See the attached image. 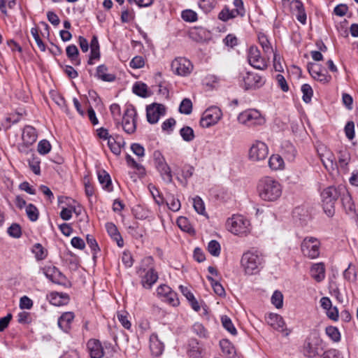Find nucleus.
<instances>
[{
	"label": "nucleus",
	"instance_id": "obj_1",
	"mask_svg": "<svg viewBox=\"0 0 358 358\" xmlns=\"http://www.w3.org/2000/svg\"><path fill=\"white\" fill-rule=\"evenodd\" d=\"M257 192L262 200L273 202L277 201L281 196L282 187L278 180L271 177L266 176L259 180Z\"/></svg>",
	"mask_w": 358,
	"mask_h": 358
},
{
	"label": "nucleus",
	"instance_id": "obj_2",
	"mask_svg": "<svg viewBox=\"0 0 358 358\" xmlns=\"http://www.w3.org/2000/svg\"><path fill=\"white\" fill-rule=\"evenodd\" d=\"M265 260L264 255L256 250L244 252L241 259V266L245 274L255 275L264 267Z\"/></svg>",
	"mask_w": 358,
	"mask_h": 358
},
{
	"label": "nucleus",
	"instance_id": "obj_3",
	"mask_svg": "<svg viewBox=\"0 0 358 358\" xmlns=\"http://www.w3.org/2000/svg\"><path fill=\"white\" fill-rule=\"evenodd\" d=\"M136 272L145 289H150L158 279V274L154 268V259L151 256L145 257L142 259Z\"/></svg>",
	"mask_w": 358,
	"mask_h": 358
},
{
	"label": "nucleus",
	"instance_id": "obj_4",
	"mask_svg": "<svg viewBox=\"0 0 358 358\" xmlns=\"http://www.w3.org/2000/svg\"><path fill=\"white\" fill-rule=\"evenodd\" d=\"M326 343L317 332L310 333L305 339L301 352L306 358H316L325 350Z\"/></svg>",
	"mask_w": 358,
	"mask_h": 358
},
{
	"label": "nucleus",
	"instance_id": "obj_5",
	"mask_svg": "<svg viewBox=\"0 0 358 358\" xmlns=\"http://www.w3.org/2000/svg\"><path fill=\"white\" fill-rule=\"evenodd\" d=\"M341 194V187L329 186L321 193L322 207L324 213L332 217L335 213V203Z\"/></svg>",
	"mask_w": 358,
	"mask_h": 358
},
{
	"label": "nucleus",
	"instance_id": "obj_6",
	"mask_svg": "<svg viewBox=\"0 0 358 358\" xmlns=\"http://www.w3.org/2000/svg\"><path fill=\"white\" fill-rule=\"evenodd\" d=\"M238 120L240 123L249 127L261 126L266 122L264 117L256 109H248L241 113Z\"/></svg>",
	"mask_w": 358,
	"mask_h": 358
},
{
	"label": "nucleus",
	"instance_id": "obj_7",
	"mask_svg": "<svg viewBox=\"0 0 358 358\" xmlns=\"http://www.w3.org/2000/svg\"><path fill=\"white\" fill-rule=\"evenodd\" d=\"M136 117L137 113L135 107L131 104L127 105L122 121H120V125L127 134H131L136 131Z\"/></svg>",
	"mask_w": 358,
	"mask_h": 358
},
{
	"label": "nucleus",
	"instance_id": "obj_8",
	"mask_svg": "<svg viewBox=\"0 0 358 358\" xmlns=\"http://www.w3.org/2000/svg\"><path fill=\"white\" fill-rule=\"evenodd\" d=\"M301 252L305 257L315 259L320 255V242L314 237H306L301 245Z\"/></svg>",
	"mask_w": 358,
	"mask_h": 358
},
{
	"label": "nucleus",
	"instance_id": "obj_9",
	"mask_svg": "<svg viewBox=\"0 0 358 358\" xmlns=\"http://www.w3.org/2000/svg\"><path fill=\"white\" fill-rule=\"evenodd\" d=\"M229 230L236 235L246 234L249 231V221L241 215L233 216L227 220Z\"/></svg>",
	"mask_w": 358,
	"mask_h": 358
},
{
	"label": "nucleus",
	"instance_id": "obj_10",
	"mask_svg": "<svg viewBox=\"0 0 358 358\" xmlns=\"http://www.w3.org/2000/svg\"><path fill=\"white\" fill-rule=\"evenodd\" d=\"M268 155L267 145L260 141H256L249 150V159L254 162L264 161Z\"/></svg>",
	"mask_w": 358,
	"mask_h": 358
},
{
	"label": "nucleus",
	"instance_id": "obj_11",
	"mask_svg": "<svg viewBox=\"0 0 358 358\" xmlns=\"http://www.w3.org/2000/svg\"><path fill=\"white\" fill-rule=\"evenodd\" d=\"M222 116V113L218 107H210L203 113L200 125L203 128H208L217 123Z\"/></svg>",
	"mask_w": 358,
	"mask_h": 358
},
{
	"label": "nucleus",
	"instance_id": "obj_12",
	"mask_svg": "<svg viewBox=\"0 0 358 358\" xmlns=\"http://www.w3.org/2000/svg\"><path fill=\"white\" fill-rule=\"evenodd\" d=\"M37 136L36 129L34 127L25 126L22 134V143L18 147L19 151L26 152L27 149L36 141Z\"/></svg>",
	"mask_w": 358,
	"mask_h": 358
},
{
	"label": "nucleus",
	"instance_id": "obj_13",
	"mask_svg": "<svg viewBox=\"0 0 358 358\" xmlns=\"http://www.w3.org/2000/svg\"><path fill=\"white\" fill-rule=\"evenodd\" d=\"M193 69L191 62L185 57L176 58L171 62V70L178 76H186L189 75Z\"/></svg>",
	"mask_w": 358,
	"mask_h": 358
},
{
	"label": "nucleus",
	"instance_id": "obj_14",
	"mask_svg": "<svg viewBox=\"0 0 358 358\" xmlns=\"http://www.w3.org/2000/svg\"><path fill=\"white\" fill-rule=\"evenodd\" d=\"M248 59L249 64L255 69L264 70L267 67V63L261 55L259 50L256 46H251L248 50Z\"/></svg>",
	"mask_w": 358,
	"mask_h": 358
},
{
	"label": "nucleus",
	"instance_id": "obj_15",
	"mask_svg": "<svg viewBox=\"0 0 358 358\" xmlns=\"http://www.w3.org/2000/svg\"><path fill=\"white\" fill-rule=\"evenodd\" d=\"M266 323L274 329L280 331L284 336H288L292 330L285 327V322L282 316L275 313H270L266 317Z\"/></svg>",
	"mask_w": 358,
	"mask_h": 358
},
{
	"label": "nucleus",
	"instance_id": "obj_16",
	"mask_svg": "<svg viewBox=\"0 0 358 358\" xmlns=\"http://www.w3.org/2000/svg\"><path fill=\"white\" fill-rule=\"evenodd\" d=\"M165 107L162 104L152 103L146 108V116L148 122L150 124H155L161 116L165 114Z\"/></svg>",
	"mask_w": 358,
	"mask_h": 358
},
{
	"label": "nucleus",
	"instance_id": "obj_17",
	"mask_svg": "<svg viewBox=\"0 0 358 358\" xmlns=\"http://www.w3.org/2000/svg\"><path fill=\"white\" fill-rule=\"evenodd\" d=\"M307 69L312 78L316 80L327 83L331 78V76L327 75V71L317 64L308 63Z\"/></svg>",
	"mask_w": 358,
	"mask_h": 358
},
{
	"label": "nucleus",
	"instance_id": "obj_18",
	"mask_svg": "<svg viewBox=\"0 0 358 358\" xmlns=\"http://www.w3.org/2000/svg\"><path fill=\"white\" fill-rule=\"evenodd\" d=\"M244 87L245 90L258 88L263 85L264 81L262 77L257 73L248 72L243 77Z\"/></svg>",
	"mask_w": 358,
	"mask_h": 358
},
{
	"label": "nucleus",
	"instance_id": "obj_19",
	"mask_svg": "<svg viewBox=\"0 0 358 358\" xmlns=\"http://www.w3.org/2000/svg\"><path fill=\"white\" fill-rule=\"evenodd\" d=\"M341 201L346 213H355V206L352 196L345 187H341Z\"/></svg>",
	"mask_w": 358,
	"mask_h": 358
},
{
	"label": "nucleus",
	"instance_id": "obj_20",
	"mask_svg": "<svg viewBox=\"0 0 358 358\" xmlns=\"http://www.w3.org/2000/svg\"><path fill=\"white\" fill-rule=\"evenodd\" d=\"M45 275L52 282L61 284L66 280V277L55 266H48L44 268Z\"/></svg>",
	"mask_w": 358,
	"mask_h": 358
},
{
	"label": "nucleus",
	"instance_id": "obj_21",
	"mask_svg": "<svg viewBox=\"0 0 358 358\" xmlns=\"http://www.w3.org/2000/svg\"><path fill=\"white\" fill-rule=\"evenodd\" d=\"M87 345L92 358H101L103 356V350L99 341L90 339Z\"/></svg>",
	"mask_w": 358,
	"mask_h": 358
},
{
	"label": "nucleus",
	"instance_id": "obj_22",
	"mask_svg": "<svg viewBox=\"0 0 358 358\" xmlns=\"http://www.w3.org/2000/svg\"><path fill=\"white\" fill-rule=\"evenodd\" d=\"M150 349L152 355L155 357L161 355L164 350V345L158 339L157 334H153L150 337Z\"/></svg>",
	"mask_w": 358,
	"mask_h": 358
},
{
	"label": "nucleus",
	"instance_id": "obj_23",
	"mask_svg": "<svg viewBox=\"0 0 358 358\" xmlns=\"http://www.w3.org/2000/svg\"><path fill=\"white\" fill-rule=\"evenodd\" d=\"M106 228L108 235L117 243V245L120 248L123 247L124 241L117 227L112 222H108L106 224Z\"/></svg>",
	"mask_w": 358,
	"mask_h": 358
},
{
	"label": "nucleus",
	"instance_id": "obj_24",
	"mask_svg": "<svg viewBox=\"0 0 358 358\" xmlns=\"http://www.w3.org/2000/svg\"><path fill=\"white\" fill-rule=\"evenodd\" d=\"M310 275L317 282H322L325 278V266L323 263L315 264L310 268Z\"/></svg>",
	"mask_w": 358,
	"mask_h": 358
},
{
	"label": "nucleus",
	"instance_id": "obj_25",
	"mask_svg": "<svg viewBox=\"0 0 358 358\" xmlns=\"http://www.w3.org/2000/svg\"><path fill=\"white\" fill-rule=\"evenodd\" d=\"M220 345L222 353L227 358H238L234 346L228 340L220 341Z\"/></svg>",
	"mask_w": 358,
	"mask_h": 358
},
{
	"label": "nucleus",
	"instance_id": "obj_26",
	"mask_svg": "<svg viewBox=\"0 0 358 358\" xmlns=\"http://www.w3.org/2000/svg\"><path fill=\"white\" fill-rule=\"evenodd\" d=\"M320 159L326 169L329 171L334 170L337 166L334 154L329 150H327L324 153L320 155Z\"/></svg>",
	"mask_w": 358,
	"mask_h": 358
},
{
	"label": "nucleus",
	"instance_id": "obj_27",
	"mask_svg": "<svg viewBox=\"0 0 358 358\" xmlns=\"http://www.w3.org/2000/svg\"><path fill=\"white\" fill-rule=\"evenodd\" d=\"M73 319L74 314L72 312H66L59 318L58 325L64 331L67 332L70 329Z\"/></svg>",
	"mask_w": 358,
	"mask_h": 358
},
{
	"label": "nucleus",
	"instance_id": "obj_28",
	"mask_svg": "<svg viewBox=\"0 0 358 358\" xmlns=\"http://www.w3.org/2000/svg\"><path fill=\"white\" fill-rule=\"evenodd\" d=\"M98 180L101 185L103 189L108 192L113 190L112 182L110 175L103 169L99 170L97 172Z\"/></svg>",
	"mask_w": 358,
	"mask_h": 358
},
{
	"label": "nucleus",
	"instance_id": "obj_29",
	"mask_svg": "<svg viewBox=\"0 0 358 358\" xmlns=\"http://www.w3.org/2000/svg\"><path fill=\"white\" fill-rule=\"evenodd\" d=\"M96 76L104 82H113L116 78L115 74L108 73V68L104 64L96 68Z\"/></svg>",
	"mask_w": 358,
	"mask_h": 358
},
{
	"label": "nucleus",
	"instance_id": "obj_30",
	"mask_svg": "<svg viewBox=\"0 0 358 358\" xmlns=\"http://www.w3.org/2000/svg\"><path fill=\"white\" fill-rule=\"evenodd\" d=\"M282 153L288 160H293L296 156V150L291 143L285 141L282 145Z\"/></svg>",
	"mask_w": 358,
	"mask_h": 358
},
{
	"label": "nucleus",
	"instance_id": "obj_31",
	"mask_svg": "<svg viewBox=\"0 0 358 358\" xmlns=\"http://www.w3.org/2000/svg\"><path fill=\"white\" fill-rule=\"evenodd\" d=\"M157 171L159 172L160 176L162 178V180L166 183H171L173 181V176L171 173V170L170 166L167 164V163L164 164L162 166L157 169Z\"/></svg>",
	"mask_w": 358,
	"mask_h": 358
},
{
	"label": "nucleus",
	"instance_id": "obj_32",
	"mask_svg": "<svg viewBox=\"0 0 358 358\" xmlns=\"http://www.w3.org/2000/svg\"><path fill=\"white\" fill-rule=\"evenodd\" d=\"M268 165L272 170L282 169L284 167L283 159L279 155H273L269 158Z\"/></svg>",
	"mask_w": 358,
	"mask_h": 358
},
{
	"label": "nucleus",
	"instance_id": "obj_33",
	"mask_svg": "<svg viewBox=\"0 0 358 358\" xmlns=\"http://www.w3.org/2000/svg\"><path fill=\"white\" fill-rule=\"evenodd\" d=\"M258 40L264 52V54L268 57L271 53H273V50L270 44V42L264 34L260 33L258 35Z\"/></svg>",
	"mask_w": 358,
	"mask_h": 358
},
{
	"label": "nucleus",
	"instance_id": "obj_34",
	"mask_svg": "<svg viewBox=\"0 0 358 358\" xmlns=\"http://www.w3.org/2000/svg\"><path fill=\"white\" fill-rule=\"evenodd\" d=\"M118 136L115 138L113 136L111 138H109L108 141V145L111 150V152L115 155H119L121 153L122 147L124 146V142L117 141Z\"/></svg>",
	"mask_w": 358,
	"mask_h": 358
},
{
	"label": "nucleus",
	"instance_id": "obj_35",
	"mask_svg": "<svg viewBox=\"0 0 358 358\" xmlns=\"http://www.w3.org/2000/svg\"><path fill=\"white\" fill-rule=\"evenodd\" d=\"M110 111L117 128L120 126L121 109L117 103H113L110 106Z\"/></svg>",
	"mask_w": 358,
	"mask_h": 358
},
{
	"label": "nucleus",
	"instance_id": "obj_36",
	"mask_svg": "<svg viewBox=\"0 0 358 358\" xmlns=\"http://www.w3.org/2000/svg\"><path fill=\"white\" fill-rule=\"evenodd\" d=\"M133 92L141 96V97H147L148 94V87L143 83L136 82L132 88Z\"/></svg>",
	"mask_w": 358,
	"mask_h": 358
},
{
	"label": "nucleus",
	"instance_id": "obj_37",
	"mask_svg": "<svg viewBox=\"0 0 358 358\" xmlns=\"http://www.w3.org/2000/svg\"><path fill=\"white\" fill-rule=\"evenodd\" d=\"M180 135L186 142H191L195 138L194 130L192 127L185 126L180 130Z\"/></svg>",
	"mask_w": 358,
	"mask_h": 358
},
{
	"label": "nucleus",
	"instance_id": "obj_38",
	"mask_svg": "<svg viewBox=\"0 0 358 358\" xmlns=\"http://www.w3.org/2000/svg\"><path fill=\"white\" fill-rule=\"evenodd\" d=\"M50 296V303L55 306H62L69 299L68 295L66 294H63L56 292L51 294Z\"/></svg>",
	"mask_w": 358,
	"mask_h": 358
},
{
	"label": "nucleus",
	"instance_id": "obj_39",
	"mask_svg": "<svg viewBox=\"0 0 358 358\" xmlns=\"http://www.w3.org/2000/svg\"><path fill=\"white\" fill-rule=\"evenodd\" d=\"M221 322L223 327L231 334L234 336L237 334L236 329L235 328L231 320L228 316L222 315L221 317Z\"/></svg>",
	"mask_w": 358,
	"mask_h": 358
},
{
	"label": "nucleus",
	"instance_id": "obj_40",
	"mask_svg": "<svg viewBox=\"0 0 358 358\" xmlns=\"http://www.w3.org/2000/svg\"><path fill=\"white\" fill-rule=\"evenodd\" d=\"M207 279L210 282L213 291L216 294L220 296H224L226 293L223 286L217 280L213 279L211 276H207Z\"/></svg>",
	"mask_w": 358,
	"mask_h": 358
},
{
	"label": "nucleus",
	"instance_id": "obj_41",
	"mask_svg": "<svg viewBox=\"0 0 358 358\" xmlns=\"http://www.w3.org/2000/svg\"><path fill=\"white\" fill-rule=\"evenodd\" d=\"M26 213L31 222H36L38 219L39 212L37 208L32 203H29L26 206Z\"/></svg>",
	"mask_w": 358,
	"mask_h": 358
},
{
	"label": "nucleus",
	"instance_id": "obj_42",
	"mask_svg": "<svg viewBox=\"0 0 358 358\" xmlns=\"http://www.w3.org/2000/svg\"><path fill=\"white\" fill-rule=\"evenodd\" d=\"M343 277L350 282H354L357 278L356 268L352 264H349L348 267L343 272Z\"/></svg>",
	"mask_w": 358,
	"mask_h": 358
},
{
	"label": "nucleus",
	"instance_id": "obj_43",
	"mask_svg": "<svg viewBox=\"0 0 358 358\" xmlns=\"http://www.w3.org/2000/svg\"><path fill=\"white\" fill-rule=\"evenodd\" d=\"M301 92L303 93V101L306 103H310L313 95V90L311 86L308 84H303L301 86Z\"/></svg>",
	"mask_w": 358,
	"mask_h": 358
},
{
	"label": "nucleus",
	"instance_id": "obj_44",
	"mask_svg": "<svg viewBox=\"0 0 358 358\" xmlns=\"http://www.w3.org/2000/svg\"><path fill=\"white\" fill-rule=\"evenodd\" d=\"M326 334L334 342H338L341 340V334L338 329L333 326L327 327L325 329Z\"/></svg>",
	"mask_w": 358,
	"mask_h": 358
},
{
	"label": "nucleus",
	"instance_id": "obj_45",
	"mask_svg": "<svg viewBox=\"0 0 358 358\" xmlns=\"http://www.w3.org/2000/svg\"><path fill=\"white\" fill-rule=\"evenodd\" d=\"M207 249L208 252L214 257H218L220 255V244L215 240H212L208 243Z\"/></svg>",
	"mask_w": 358,
	"mask_h": 358
},
{
	"label": "nucleus",
	"instance_id": "obj_46",
	"mask_svg": "<svg viewBox=\"0 0 358 358\" xmlns=\"http://www.w3.org/2000/svg\"><path fill=\"white\" fill-rule=\"evenodd\" d=\"M350 161V155L346 152H340V156L338 159V166L343 171H348V165Z\"/></svg>",
	"mask_w": 358,
	"mask_h": 358
},
{
	"label": "nucleus",
	"instance_id": "obj_47",
	"mask_svg": "<svg viewBox=\"0 0 358 358\" xmlns=\"http://www.w3.org/2000/svg\"><path fill=\"white\" fill-rule=\"evenodd\" d=\"M192 111V103L189 99H184L180 104L179 112L182 114L189 115Z\"/></svg>",
	"mask_w": 358,
	"mask_h": 358
},
{
	"label": "nucleus",
	"instance_id": "obj_48",
	"mask_svg": "<svg viewBox=\"0 0 358 358\" xmlns=\"http://www.w3.org/2000/svg\"><path fill=\"white\" fill-rule=\"evenodd\" d=\"M7 232L10 236L18 238L22 235V229L20 224L13 223L8 228Z\"/></svg>",
	"mask_w": 358,
	"mask_h": 358
},
{
	"label": "nucleus",
	"instance_id": "obj_49",
	"mask_svg": "<svg viewBox=\"0 0 358 358\" xmlns=\"http://www.w3.org/2000/svg\"><path fill=\"white\" fill-rule=\"evenodd\" d=\"M271 303L275 308H280L283 305V295L280 291H275L271 296Z\"/></svg>",
	"mask_w": 358,
	"mask_h": 358
},
{
	"label": "nucleus",
	"instance_id": "obj_50",
	"mask_svg": "<svg viewBox=\"0 0 358 358\" xmlns=\"http://www.w3.org/2000/svg\"><path fill=\"white\" fill-rule=\"evenodd\" d=\"M51 150V145L50 142L45 139L41 140L38 143L37 146V151L41 155H46L48 154Z\"/></svg>",
	"mask_w": 358,
	"mask_h": 358
},
{
	"label": "nucleus",
	"instance_id": "obj_51",
	"mask_svg": "<svg viewBox=\"0 0 358 358\" xmlns=\"http://www.w3.org/2000/svg\"><path fill=\"white\" fill-rule=\"evenodd\" d=\"M181 17L183 20L189 22H194L197 20L196 13L190 9L183 10L181 13Z\"/></svg>",
	"mask_w": 358,
	"mask_h": 358
},
{
	"label": "nucleus",
	"instance_id": "obj_52",
	"mask_svg": "<svg viewBox=\"0 0 358 358\" xmlns=\"http://www.w3.org/2000/svg\"><path fill=\"white\" fill-rule=\"evenodd\" d=\"M31 34L32 36L34 37L38 48L44 52L45 50V45L43 43L42 39L41 38L39 34H38V30L36 27H33L31 29Z\"/></svg>",
	"mask_w": 358,
	"mask_h": 358
},
{
	"label": "nucleus",
	"instance_id": "obj_53",
	"mask_svg": "<svg viewBox=\"0 0 358 358\" xmlns=\"http://www.w3.org/2000/svg\"><path fill=\"white\" fill-rule=\"evenodd\" d=\"M192 331L201 338H206L208 336L207 330L201 323L196 322L192 326Z\"/></svg>",
	"mask_w": 358,
	"mask_h": 358
},
{
	"label": "nucleus",
	"instance_id": "obj_54",
	"mask_svg": "<svg viewBox=\"0 0 358 358\" xmlns=\"http://www.w3.org/2000/svg\"><path fill=\"white\" fill-rule=\"evenodd\" d=\"M193 206L194 210L201 215L205 213V206L203 200L199 196L193 199Z\"/></svg>",
	"mask_w": 358,
	"mask_h": 358
},
{
	"label": "nucleus",
	"instance_id": "obj_55",
	"mask_svg": "<svg viewBox=\"0 0 358 358\" xmlns=\"http://www.w3.org/2000/svg\"><path fill=\"white\" fill-rule=\"evenodd\" d=\"M296 8L298 10L296 19L303 24L306 23V14L303 7V4L300 1L296 3Z\"/></svg>",
	"mask_w": 358,
	"mask_h": 358
},
{
	"label": "nucleus",
	"instance_id": "obj_56",
	"mask_svg": "<svg viewBox=\"0 0 358 358\" xmlns=\"http://www.w3.org/2000/svg\"><path fill=\"white\" fill-rule=\"evenodd\" d=\"M166 203L169 208L172 211L176 212L180 208V202L178 199L174 196H171L166 201Z\"/></svg>",
	"mask_w": 358,
	"mask_h": 358
},
{
	"label": "nucleus",
	"instance_id": "obj_57",
	"mask_svg": "<svg viewBox=\"0 0 358 358\" xmlns=\"http://www.w3.org/2000/svg\"><path fill=\"white\" fill-rule=\"evenodd\" d=\"M66 52L67 57L71 60L74 61L78 59L79 54L78 49L75 45H70L66 47Z\"/></svg>",
	"mask_w": 358,
	"mask_h": 358
},
{
	"label": "nucleus",
	"instance_id": "obj_58",
	"mask_svg": "<svg viewBox=\"0 0 358 358\" xmlns=\"http://www.w3.org/2000/svg\"><path fill=\"white\" fill-rule=\"evenodd\" d=\"M149 189L155 202L159 206L162 205L164 203V200L163 196L159 193V190L155 186L150 187V185L149 186Z\"/></svg>",
	"mask_w": 358,
	"mask_h": 358
},
{
	"label": "nucleus",
	"instance_id": "obj_59",
	"mask_svg": "<svg viewBox=\"0 0 358 358\" xmlns=\"http://www.w3.org/2000/svg\"><path fill=\"white\" fill-rule=\"evenodd\" d=\"M33 252L35 254L37 259H43L46 257L44 248L40 243H36L33 248Z\"/></svg>",
	"mask_w": 358,
	"mask_h": 358
},
{
	"label": "nucleus",
	"instance_id": "obj_60",
	"mask_svg": "<svg viewBox=\"0 0 358 358\" xmlns=\"http://www.w3.org/2000/svg\"><path fill=\"white\" fill-rule=\"evenodd\" d=\"M199 6L205 13H208L214 8L215 1L214 0H199Z\"/></svg>",
	"mask_w": 358,
	"mask_h": 358
},
{
	"label": "nucleus",
	"instance_id": "obj_61",
	"mask_svg": "<svg viewBox=\"0 0 358 358\" xmlns=\"http://www.w3.org/2000/svg\"><path fill=\"white\" fill-rule=\"evenodd\" d=\"M178 226L184 231L190 233L193 229L189 224L187 219L185 217H180L177 220Z\"/></svg>",
	"mask_w": 358,
	"mask_h": 358
},
{
	"label": "nucleus",
	"instance_id": "obj_62",
	"mask_svg": "<svg viewBox=\"0 0 358 358\" xmlns=\"http://www.w3.org/2000/svg\"><path fill=\"white\" fill-rule=\"evenodd\" d=\"M153 159L156 169L162 166V165H164V164L166 163L164 157L159 150H155L153 152Z\"/></svg>",
	"mask_w": 358,
	"mask_h": 358
},
{
	"label": "nucleus",
	"instance_id": "obj_63",
	"mask_svg": "<svg viewBox=\"0 0 358 358\" xmlns=\"http://www.w3.org/2000/svg\"><path fill=\"white\" fill-rule=\"evenodd\" d=\"M320 357L321 358H341V355L338 350L331 348L324 350Z\"/></svg>",
	"mask_w": 358,
	"mask_h": 358
},
{
	"label": "nucleus",
	"instance_id": "obj_64",
	"mask_svg": "<svg viewBox=\"0 0 358 358\" xmlns=\"http://www.w3.org/2000/svg\"><path fill=\"white\" fill-rule=\"evenodd\" d=\"M345 133L349 140H352L355 137V124L353 122H348L345 126Z\"/></svg>",
	"mask_w": 358,
	"mask_h": 358
}]
</instances>
